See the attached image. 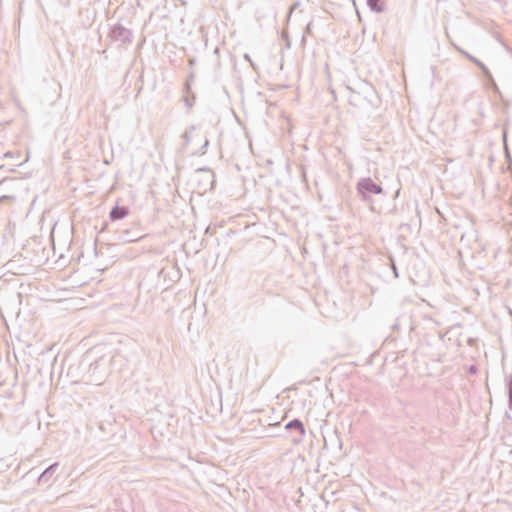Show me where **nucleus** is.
Masks as SVG:
<instances>
[{
    "label": "nucleus",
    "mask_w": 512,
    "mask_h": 512,
    "mask_svg": "<svg viewBox=\"0 0 512 512\" xmlns=\"http://www.w3.org/2000/svg\"><path fill=\"white\" fill-rule=\"evenodd\" d=\"M467 372L470 375H476L478 373V367L476 365L472 364L467 368Z\"/></svg>",
    "instance_id": "20"
},
{
    "label": "nucleus",
    "mask_w": 512,
    "mask_h": 512,
    "mask_svg": "<svg viewBox=\"0 0 512 512\" xmlns=\"http://www.w3.org/2000/svg\"><path fill=\"white\" fill-rule=\"evenodd\" d=\"M356 191L360 199L370 205V209L374 211L372 205V196L383 193V188L380 184L376 183L371 177L360 178L356 183Z\"/></svg>",
    "instance_id": "2"
},
{
    "label": "nucleus",
    "mask_w": 512,
    "mask_h": 512,
    "mask_svg": "<svg viewBox=\"0 0 512 512\" xmlns=\"http://www.w3.org/2000/svg\"><path fill=\"white\" fill-rule=\"evenodd\" d=\"M478 68L483 72L486 79L493 81V76L484 63L483 66H479Z\"/></svg>",
    "instance_id": "18"
},
{
    "label": "nucleus",
    "mask_w": 512,
    "mask_h": 512,
    "mask_svg": "<svg viewBox=\"0 0 512 512\" xmlns=\"http://www.w3.org/2000/svg\"><path fill=\"white\" fill-rule=\"evenodd\" d=\"M244 59H245L246 61H249V62H250V64H251V66L255 69V64H254V62L252 61V59H251V57H250V55H249L248 53H245V54H244Z\"/></svg>",
    "instance_id": "27"
},
{
    "label": "nucleus",
    "mask_w": 512,
    "mask_h": 512,
    "mask_svg": "<svg viewBox=\"0 0 512 512\" xmlns=\"http://www.w3.org/2000/svg\"><path fill=\"white\" fill-rule=\"evenodd\" d=\"M59 467L58 462L49 465L37 478L38 485H48Z\"/></svg>",
    "instance_id": "8"
},
{
    "label": "nucleus",
    "mask_w": 512,
    "mask_h": 512,
    "mask_svg": "<svg viewBox=\"0 0 512 512\" xmlns=\"http://www.w3.org/2000/svg\"><path fill=\"white\" fill-rule=\"evenodd\" d=\"M27 160H28V156L26 157V159H25L24 161H22V162L18 163L16 166H21V165H23Z\"/></svg>",
    "instance_id": "32"
},
{
    "label": "nucleus",
    "mask_w": 512,
    "mask_h": 512,
    "mask_svg": "<svg viewBox=\"0 0 512 512\" xmlns=\"http://www.w3.org/2000/svg\"><path fill=\"white\" fill-rule=\"evenodd\" d=\"M186 95L183 97V101L185 103V106L188 108V109H191L194 104H195V101H196V95L195 93L193 92H189V93H185Z\"/></svg>",
    "instance_id": "13"
},
{
    "label": "nucleus",
    "mask_w": 512,
    "mask_h": 512,
    "mask_svg": "<svg viewBox=\"0 0 512 512\" xmlns=\"http://www.w3.org/2000/svg\"><path fill=\"white\" fill-rule=\"evenodd\" d=\"M86 360H87V358H84V359L81 361V365H85V364H86Z\"/></svg>",
    "instance_id": "34"
},
{
    "label": "nucleus",
    "mask_w": 512,
    "mask_h": 512,
    "mask_svg": "<svg viewBox=\"0 0 512 512\" xmlns=\"http://www.w3.org/2000/svg\"><path fill=\"white\" fill-rule=\"evenodd\" d=\"M195 78V73L193 71H191L187 77V80L184 84V92L185 93H189L190 90H191V83L193 82Z\"/></svg>",
    "instance_id": "15"
},
{
    "label": "nucleus",
    "mask_w": 512,
    "mask_h": 512,
    "mask_svg": "<svg viewBox=\"0 0 512 512\" xmlns=\"http://www.w3.org/2000/svg\"><path fill=\"white\" fill-rule=\"evenodd\" d=\"M108 37L121 44H131L134 38V34L131 29L126 28L121 23H116L110 27Z\"/></svg>",
    "instance_id": "4"
},
{
    "label": "nucleus",
    "mask_w": 512,
    "mask_h": 512,
    "mask_svg": "<svg viewBox=\"0 0 512 512\" xmlns=\"http://www.w3.org/2000/svg\"><path fill=\"white\" fill-rule=\"evenodd\" d=\"M285 429L292 434L293 441L296 443L300 442L302 440L303 436L305 435L304 424L298 418H294L291 421H289L285 425Z\"/></svg>",
    "instance_id": "5"
},
{
    "label": "nucleus",
    "mask_w": 512,
    "mask_h": 512,
    "mask_svg": "<svg viewBox=\"0 0 512 512\" xmlns=\"http://www.w3.org/2000/svg\"><path fill=\"white\" fill-rule=\"evenodd\" d=\"M400 325V318H397L395 322L392 324L391 328L392 330H398Z\"/></svg>",
    "instance_id": "26"
},
{
    "label": "nucleus",
    "mask_w": 512,
    "mask_h": 512,
    "mask_svg": "<svg viewBox=\"0 0 512 512\" xmlns=\"http://www.w3.org/2000/svg\"><path fill=\"white\" fill-rule=\"evenodd\" d=\"M108 227V223L104 222L100 232L104 231Z\"/></svg>",
    "instance_id": "31"
},
{
    "label": "nucleus",
    "mask_w": 512,
    "mask_h": 512,
    "mask_svg": "<svg viewBox=\"0 0 512 512\" xmlns=\"http://www.w3.org/2000/svg\"><path fill=\"white\" fill-rule=\"evenodd\" d=\"M503 148H504V154H505L506 162L508 163V165L510 167H512V157H511V154H510V151H509V148H508V144H507V134H506V132L503 133Z\"/></svg>",
    "instance_id": "12"
},
{
    "label": "nucleus",
    "mask_w": 512,
    "mask_h": 512,
    "mask_svg": "<svg viewBox=\"0 0 512 512\" xmlns=\"http://www.w3.org/2000/svg\"><path fill=\"white\" fill-rule=\"evenodd\" d=\"M282 38L286 42V47L290 48V40H289V37H288V33L283 31L282 32Z\"/></svg>",
    "instance_id": "25"
},
{
    "label": "nucleus",
    "mask_w": 512,
    "mask_h": 512,
    "mask_svg": "<svg viewBox=\"0 0 512 512\" xmlns=\"http://www.w3.org/2000/svg\"><path fill=\"white\" fill-rule=\"evenodd\" d=\"M182 139H183V145L184 147L189 145L190 141H191V137L190 135L188 134V131H185L182 135Z\"/></svg>",
    "instance_id": "19"
},
{
    "label": "nucleus",
    "mask_w": 512,
    "mask_h": 512,
    "mask_svg": "<svg viewBox=\"0 0 512 512\" xmlns=\"http://www.w3.org/2000/svg\"><path fill=\"white\" fill-rule=\"evenodd\" d=\"M311 28H312V23H311V22H309V23L306 25L305 32H304V35H303V37H302V41H304V39H305V35H306V34H309V35H310V34L312 33V29H311Z\"/></svg>",
    "instance_id": "23"
},
{
    "label": "nucleus",
    "mask_w": 512,
    "mask_h": 512,
    "mask_svg": "<svg viewBox=\"0 0 512 512\" xmlns=\"http://www.w3.org/2000/svg\"><path fill=\"white\" fill-rule=\"evenodd\" d=\"M195 129H196V127H195L194 125H191V126H189V127L186 129V131H188V134L190 135V133H191L192 131H194Z\"/></svg>",
    "instance_id": "30"
},
{
    "label": "nucleus",
    "mask_w": 512,
    "mask_h": 512,
    "mask_svg": "<svg viewBox=\"0 0 512 512\" xmlns=\"http://www.w3.org/2000/svg\"><path fill=\"white\" fill-rule=\"evenodd\" d=\"M478 68L483 72L486 79L493 81V76L484 63L483 66H479Z\"/></svg>",
    "instance_id": "17"
},
{
    "label": "nucleus",
    "mask_w": 512,
    "mask_h": 512,
    "mask_svg": "<svg viewBox=\"0 0 512 512\" xmlns=\"http://www.w3.org/2000/svg\"><path fill=\"white\" fill-rule=\"evenodd\" d=\"M506 388L508 395V407L512 410V375L506 377Z\"/></svg>",
    "instance_id": "14"
},
{
    "label": "nucleus",
    "mask_w": 512,
    "mask_h": 512,
    "mask_svg": "<svg viewBox=\"0 0 512 512\" xmlns=\"http://www.w3.org/2000/svg\"><path fill=\"white\" fill-rule=\"evenodd\" d=\"M18 156H19L18 152H12V151H8V152L4 153V155H3L4 158H14V157H18Z\"/></svg>",
    "instance_id": "24"
},
{
    "label": "nucleus",
    "mask_w": 512,
    "mask_h": 512,
    "mask_svg": "<svg viewBox=\"0 0 512 512\" xmlns=\"http://www.w3.org/2000/svg\"><path fill=\"white\" fill-rule=\"evenodd\" d=\"M87 371L84 377L88 382L100 385L107 377L108 360L100 357L93 362L87 363Z\"/></svg>",
    "instance_id": "3"
},
{
    "label": "nucleus",
    "mask_w": 512,
    "mask_h": 512,
    "mask_svg": "<svg viewBox=\"0 0 512 512\" xmlns=\"http://www.w3.org/2000/svg\"><path fill=\"white\" fill-rule=\"evenodd\" d=\"M19 180L16 178H5L0 181V195L14 193L16 186L19 184Z\"/></svg>",
    "instance_id": "9"
},
{
    "label": "nucleus",
    "mask_w": 512,
    "mask_h": 512,
    "mask_svg": "<svg viewBox=\"0 0 512 512\" xmlns=\"http://www.w3.org/2000/svg\"><path fill=\"white\" fill-rule=\"evenodd\" d=\"M130 213L128 206L120 205L119 201L111 208L109 212V219L112 222L119 221L127 217Z\"/></svg>",
    "instance_id": "7"
},
{
    "label": "nucleus",
    "mask_w": 512,
    "mask_h": 512,
    "mask_svg": "<svg viewBox=\"0 0 512 512\" xmlns=\"http://www.w3.org/2000/svg\"><path fill=\"white\" fill-rule=\"evenodd\" d=\"M391 270H392V272L394 274V277L398 278L399 277V273H398V269H397V266H396L394 260H391Z\"/></svg>",
    "instance_id": "22"
},
{
    "label": "nucleus",
    "mask_w": 512,
    "mask_h": 512,
    "mask_svg": "<svg viewBox=\"0 0 512 512\" xmlns=\"http://www.w3.org/2000/svg\"><path fill=\"white\" fill-rule=\"evenodd\" d=\"M476 342H477V339H475V338H471V337H470V338H468V340H467V344H468L469 346H471V347L475 346V345H476Z\"/></svg>",
    "instance_id": "28"
},
{
    "label": "nucleus",
    "mask_w": 512,
    "mask_h": 512,
    "mask_svg": "<svg viewBox=\"0 0 512 512\" xmlns=\"http://www.w3.org/2000/svg\"><path fill=\"white\" fill-rule=\"evenodd\" d=\"M366 4L374 13H382L386 9V0H367Z\"/></svg>",
    "instance_id": "10"
},
{
    "label": "nucleus",
    "mask_w": 512,
    "mask_h": 512,
    "mask_svg": "<svg viewBox=\"0 0 512 512\" xmlns=\"http://www.w3.org/2000/svg\"><path fill=\"white\" fill-rule=\"evenodd\" d=\"M349 90L348 102L350 105L358 108H366L371 106L373 108L378 106V96L372 86L365 84L361 91H356L347 86Z\"/></svg>",
    "instance_id": "1"
},
{
    "label": "nucleus",
    "mask_w": 512,
    "mask_h": 512,
    "mask_svg": "<svg viewBox=\"0 0 512 512\" xmlns=\"http://www.w3.org/2000/svg\"><path fill=\"white\" fill-rule=\"evenodd\" d=\"M471 62H473L477 67L483 66V62L477 59L476 57L470 55L467 52L461 51Z\"/></svg>",
    "instance_id": "16"
},
{
    "label": "nucleus",
    "mask_w": 512,
    "mask_h": 512,
    "mask_svg": "<svg viewBox=\"0 0 512 512\" xmlns=\"http://www.w3.org/2000/svg\"><path fill=\"white\" fill-rule=\"evenodd\" d=\"M16 201L15 193L0 195V209L2 207H11Z\"/></svg>",
    "instance_id": "11"
},
{
    "label": "nucleus",
    "mask_w": 512,
    "mask_h": 512,
    "mask_svg": "<svg viewBox=\"0 0 512 512\" xmlns=\"http://www.w3.org/2000/svg\"><path fill=\"white\" fill-rule=\"evenodd\" d=\"M188 62H189V66L193 67L196 64V58L195 57H190L188 59Z\"/></svg>",
    "instance_id": "29"
},
{
    "label": "nucleus",
    "mask_w": 512,
    "mask_h": 512,
    "mask_svg": "<svg viewBox=\"0 0 512 512\" xmlns=\"http://www.w3.org/2000/svg\"><path fill=\"white\" fill-rule=\"evenodd\" d=\"M144 237L138 229H122L116 232V240L123 243L139 241Z\"/></svg>",
    "instance_id": "6"
},
{
    "label": "nucleus",
    "mask_w": 512,
    "mask_h": 512,
    "mask_svg": "<svg viewBox=\"0 0 512 512\" xmlns=\"http://www.w3.org/2000/svg\"><path fill=\"white\" fill-rule=\"evenodd\" d=\"M209 146V140L206 138L204 144L200 147L199 152L201 155L205 154Z\"/></svg>",
    "instance_id": "21"
},
{
    "label": "nucleus",
    "mask_w": 512,
    "mask_h": 512,
    "mask_svg": "<svg viewBox=\"0 0 512 512\" xmlns=\"http://www.w3.org/2000/svg\"><path fill=\"white\" fill-rule=\"evenodd\" d=\"M214 54H216V55H218V54H219V48H218V47H216V48L214 49Z\"/></svg>",
    "instance_id": "33"
}]
</instances>
